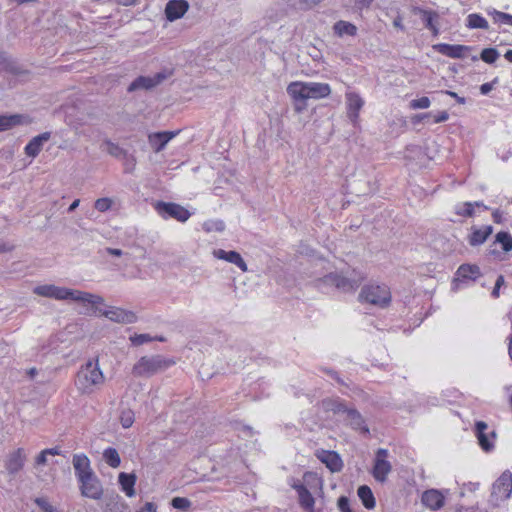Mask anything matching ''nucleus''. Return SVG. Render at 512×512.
<instances>
[{"label": "nucleus", "mask_w": 512, "mask_h": 512, "mask_svg": "<svg viewBox=\"0 0 512 512\" xmlns=\"http://www.w3.org/2000/svg\"><path fill=\"white\" fill-rule=\"evenodd\" d=\"M433 49L452 59H464L468 57L473 48L462 44L438 43L433 45Z\"/></svg>", "instance_id": "0eeeda50"}, {"label": "nucleus", "mask_w": 512, "mask_h": 512, "mask_svg": "<svg viewBox=\"0 0 512 512\" xmlns=\"http://www.w3.org/2000/svg\"><path fill=\"white\" fill-rule=\"evenodd\" d=\"M188 9L189 4L186 0H170L165 7V16L172 22L184 16Z\"/></svg>", "instance_id": "f3484780"}, {"label": "nucleus", "mask_w": 512, "mask_h": 512, "mask_svg": "<svg viewBox=\"0 0 512 512\" xmlns=\"http://www.w3.org/2000/svg\"><path fill=\"white\" fill-rule=\"evenodd\" d=\"M310 99H322L331 93L330 85L327 83L308 82Z\"/></svg>", "instance_id": "c85d7f7f"}, {"label": "nucleus", "mask_w": 512, "mask_h": 512, "mask_svg": "<svg viewBox=\"0 0 512 512\" xmlns=\"http://www.w3.org/2000/svg\"><path fill=\"white\" fill-rule=\"evenodd\" d=\"M499 56L498 50L493 47L484 48L480 53V59L486 64H494Z\"/></svg>", "instance_id": "4c0bfd02"}, {"label": "nucleus", "mask_w": 512, "mask_h": 512, "mask_svg": "<svg viewBox=\"0 0 512 512\" xmlns=\"http://www.w3.org/2000/svg\"><path fill=\"white\" fill-rule=\"evenodd\" d=\"M287 93L295 102H305L310 99L308 82L294 81L287 86Z\"/></svg>", "instance_id": "dca6fc26"}, {"label": "nucleus", "mask_w": 512, "mask_h": 512, "mask_svg": "<svg viewBox=\"0 0 512 512\" xmlns=\"http://www.w3.org/2000/svg\"><path fill=\"white\" fill-rule=\"evenodd\" d=\"M495 243L500 244L505 253L512 251V236L506 231H500L495 235Z\"/></svg>", "instance_id": "f704fd0d"}, {"label": "nucleus", "mask_w": 512, "mask_h": 512, "mask_svg": "<svg viewBox=\"0 0 512 512\" xmlns=\"http://www.w3.org/2000/svg\"><path fill=\"white\" fill-rule=\"evenodd\" d=\"M95 209L99 212H105L112 206V200L110 198H99L95 201Z\"/></svg>", "instance_id": "49530a36"}, {"label": "nucleus", "mask_w": 512, "mask_h": 512, "mask_svg": "<svg viewBox=\"0 0 512 512\" xmlns=\"http://www.w3.org/2000/svg\"><path fill=\"white\" fill-rule=\"evenodd\" d=\"M492 15H493V20L495 23L512 26V15L511 14L501 12V11H494Z\"/></svg>", "instance_id": "a19ab883"}, {"label": "nucleus", "mask_w": 512, "mask_h": 512, "mask_svg": "<svg viewBox=\"0 0 512 512\" xmlns=\"http://www.w3.org/2000/svg\"><path fill=\"white\" fill-rule=\"evenodd\" d=\"M154 208L163 219L173 218L179 222H186L191 216L185 207L173 202L158 201Z\"/></svg>", "instance_id": "423d86ee"}, {"label": "nucleus", "mask_w": 512, "mask_h": 512, "mask_svg": "<svg viewBox=\"0 0 512 512\" xmlns=\"http://www.w3.org/2000/svg\"><path fill=\"white\" fill-rule=\"evenodd\" d=\"M35 504L42 509L43 512H54L55 508L44 497H38L34 500Z\"/></svg>", "instance_id": "de8ad7c7"}, {"label": "nucleus", "mask_w": 512, "mask_h": 512, "mask_svg": "<svg viewBox=\"0 0 512 512\" xmlns=\"http://www.w3.org/2000/svg\"><path fill=\"white\" fill-rule=\"evenodd\" d=\"M103 382L104 376L99 368L98 357L82 365L75 378V386L81 394L93 393Z\"/></svg>", "instance_id": "f257e3e1"}, {"label": "nucleus", "mask_w": 512, "mask_h": 512, "mask_svg": "<svg viewBox=\"0 0 512 512\" xmlns=\"http://www.w3.org/2000/svg\"><path fill=\"white\" fill-rule=\"evenodd\" d=\"M80 203L79 199H76L69 207L68 211H73Z\"/></svg>", "instance_id": "69168bd1"}, {"label": "nucleus", "mask_w": 512, "mask_h": 512, "mask_svg": "<svg viewBox=\"0 0 512 512\" xmlns=\"http://www.w3.org/2000/svg\"><path fill=\"white\" fill-rule=\"evenodd\" d=\"M475 207H483L484 209H488L487 206L483 204V202L475 201V202H463L455 206V214L461 217L470 218L475 214Z\"/></svg>", "instance_id": "bb28decb"}, {"label": "nucleus", "mask_w": 512, "mask_h": 512, "mask_svg": "<svg viewBox=\"0 0 512 512\" xmlns=\"http://www.w3.org/2000/svg\"><path fill=\"white\" fill-rule=\"evenodd\" d=\"M107 145H108V152L109 154H111L112 156H115V157H119L121 156L122 154H124V151L122 148H120L118 145L114 144V143H111V142H107Z\"/></svg>", "instance_id": "8fccbe9b"}, {"label": "nucleus", "mask_w": 512, "mask_h": 512, "mask_svg": "<svg viewBox=\"0 0 512 512\" xmlns=\"http://www.w3.org/2000/svg\"><path fill=\"white\" fill-rule=\"evenodd\" d=\"M53 299L56 300H73L76 302H81L83 304H91L92 306H97L99 304H103V298L97 295H93L88 292H83L79 290L58 287L55 286L54 293L52 295Z\"/></svg>", "instance_id": "39448f33"}, {"label": "nucleus", "mask_w": 512, "mask_h": 512, "mask_svg": "<svg viewBox=\"0 0 512 512\" xmlns=\"http://www.w3.org/2000/svg\"><path fill=\"white\" fill-rule=\"evenodd\" d=\"M318 458L332 472H338L343 467V462H342L339 454L335 451L323 450V451H321L320 454H318Z\"/></svg>", "instance_id": "4be33fe9"}, {"label": "nucleus", "mask_w": 512, "mask_h": 512, "mask_svg": "<svg viewBox=\"0 0 512 512\" xmlns=\"http://www.w3.org/2000/svg\"><path fill=\"white\" fill-rule=\"evenodd\" d=\"M120 422L124 428H129L134 422V413L130 409L123 410L120 415Z\"/></svg>", "instance_id": "79ce46f5"}, {"label": "nucleus", "mask_w": 512, "mask_h": 512, "mask_svg": "<svg viewBox=\"0 0 512 512\" xmlns=\"http://www.w3.org/2000/svg\"><path fill=\"white\" fill-rule=\"evenodd\" d=\"M20 115L0 116V131L11 129L17 124H20Z\"/></svg>", "instance_id": "58836bf2"}, {"label": "nucleus", "mask_w": 512, "mask_h": 512, "mask_svg": "<svg viewBox=\"0 0 512 512\" xmlns=\"http://www.w3.org/2000/svg\"><path fill=\"white\" fill-rule=\"evenodd\" d=\"M103 458H104L105 462L112 468L119 467V465L121 463L119 453L117 452V450L115 448L109 447L106 450H104Z\"/></svg>", "instance_id": "e433bc0d"}, {"label": "nucleus", "mask_w": 512, "mask_h": 512, "mask_svg": "<svg viewBox=\"0 0 512 512\" xmlns=\"http://www.w3.org/2000/svg\"><path fill=\"white\" fill-rule=\"evenodd\" d=\"M512 493V474L509 471L503 472L493 484L492 496L496 500H506Z\"/></svg>", "instance_id": "1a4fd4ad"}, {"label": "nucleus", "mask_w": 512, "mask_h": 512, "mask_svg": "<svg viewBox=\"0 0 512 512\" xmlns=\"http://www.w3.org/2000/svg\"><path fill=\"white\" fill-rule=\"evenodd\" d=\"M497 78H495L492 82L484 83L480 86V92L483 95H487L494 87V84L497 82Z\"/></svg>", "instance_id": "3c124183"}, {"label": "nucleus", "mask_w": 512, "mask_h": 512, "mask_svg": "<svg viewBox=\"0 0 512 512\" xmlns=\"http://www.w3.org/2000/svg\"><path fill=\"white\" fill-rule=\"evenodd\" d=\"M94 312H98L99 315L105 316L111 321L118 323H134L137 320V316L134 312L118 307H110L107 310H101L95 307Z\"/></svg>", "instance_id": "6e6552de"}, {"label": "nucleus", "mask_w": 512, "mask_h": 512, "mask_svg": "<svg viewBox=\"0 0 512 512\" xmlns=\"http://www.w3.org/2000/svg\"><path fill=\"white\" fill-rule=\"evenodd\" d=\"M171 505L175 509L187 510L191 506V502L189 499L184 497H175L172 499Z\"/></svg>", "instance_id": "a18cd8bd"}, {"label": "nucleus", "mask_w": 512, "mask_h": 512, "mask_svg": "<svg viewBox=\"0 0 512 512\" xmlns=\"http://www.w3.org/2000/svg\"><path fill=\"white\" fill-rule=\"evenodd\" d=\"M107 252L113 256H121L122 250L116 248H107Z\"/></svg>", "instance_id": "13d9d810"}, {"label": "nucleus", "mask_w": 512, "mask_h": 512, "mask_svg": "<svg viewBox=\"0 0 512 512\" xmlns=\"http://www.w3.org/2000/svg\"><path fill=\"white\" fill-rule=\"evenodd\" d=\"M175 360L163 354H146L134 365L133 373L138 376L150 375L173 365Z\"/></svg>", "instance_id": "f03ea898"}, {"label": "nucleus", "mask_w": 512, "mask_h": 512, "mask_svg": "<svg viewBox=\"0 0 512 512\" xmlns=\"http://www.w3.org/2000/svg\"><path fill=\"white\" fill-rule=\"evenodd\" d=\"M358 497L360 498L363 506L366 509L375 508L376 501L372 490L367 485H362L357 490Z\"/></svg>", "instance_id": "c756f323"}, {"label": "nucleus", "mask_w": 512, "mask_h": 512, "mask_svg": "<svg viewBox=\"0 0 512 512\" xmlns=\"http://www.w3.org/2000/svg\"><path fill=\"white\" fill-rule=\"evenodd\" d=\"M12 249L11 246H8L4 243H0V253H3V252H6V251H10Z\"/></svg>", "instance_id": "0e129e2a"}, {"label": "nucleus", "mask_w": 512, "mask_h": 512, "mask_svg": "<svg viewBox=\"0 0 512 512\" xmlns=\"http://www.w3.org/2000/svg\"><path fill=\"white\" fill-rule=\"evenodd\" d=\"M54 290L55 285H40L34 288V293L39 296L52 298Z\"/></svg>", "instance_id": "37998d69"}, {"label": "nucleus", "mask_w": 512, "mask_h": 512, "mask_svg": "<svg viewBox=\"0 0 512 512\" xmlns=\"http://www.w3.org/2000/svg\"><path fill=\"white\" fill-rule=\"evenodd\" d=\"M166 78L162 73L156 74L154 77L139 76L128 87V91L132 92L138 89H150L161 83Z\"/></svg>", "instance_id": "a211bd4d"}, {"label": "nucleus", "mask_w": 512, "mask_h": 512, "mask_svg": "<svg viewBox=\"0 0 512 512\" xmlns=\"http://www.w3.org/2000/svg\"><path fill=\"white\" fill-rule=\"evenodd\" d=\"M359 298L362 302L386 307L391 302V293L386 285H367L362 288Z\"/></svg>", "instance_id": "7ed1b4c3"}, {"label": "nucleus", "mask_w": 512, "mask_h": 512, "mask_svg": "<svg viewBox=\"0 0 512 512\" xmlns=\"http://www.w3.org/2000/svg\"><path fill=\"white\" fill-rule=\"evenodd\" d=\"M45 450V453H47L48 455H60V450L55 447V448H48V449H44Z\"/></svg>", "instance_id": "052dcab7"}, {"label": "nucleus", "mask_w": 512, "mask_h": 512, "mask_svg": "<svg viewBox=\"0 0 512 512\" xmlns=\"http://www.w3.org/2000/svg\"><path fill=\"white\" fill-rule=\"evenodd\" d=\"M449 119V114L446 111H440L434 115V123L445 122Z\"/></svg>", "instance_id": "603ef678"}, {"label": "nucleus", "mask_w": 512, "mask_h": 512, "mask_svg": "<svg viewBox=\"0 0 512 512\" xmlns=\"http://www.w3.org/2000/svg\"><path fill=\"white\" fill-rule=\"evenodd\" d=\"M153 340L164 341L165 339L163 337H151L149 334H135L130 337V341L135 346H139Z\"/></svg>", "instance_id": "ea45409f"}, {"label": "nucleus", "mask_w": 512, "mask_h": 512, "mask_svg": "<svg viewBox=\"0 0 512 512\" xmlns=\"http://www.w3.org/2000/svg\"><path fill=\"white\" fill-rule=\"evenodd\" d=\"M430 99L426 96H423L418 99H414L410 102L411 109H427L430 107Z\"/></svg>", "instance_id": "c03bdc74"}, {"label": "nucleus", "mask_w": 512, "mask_h": 512, "mask_svg": "<svg viewBox=\"0 0 512 512\" xmlns=\"http://www.w3.org/2000/svg\"><path fill=\"white\" fill-rule=\"evenodd\" d=\"M346 105H347V115L349 119L356 124L359 119L360 111L364 106V100L361 96L356 92H346Z\"/></svg>", "instance_id": "ddd939ff"}, {"label": "nucleus", "mask_w": 512, "mask_h": 512, "mask_svg": "<svg viewBox=\"0 0 512 512\" xmlns=\"http://www.w3.org/2000/svg\"><path fill=\"white\" fill-rule=\"evenodd\" d=\"M27 374L29 375L30 378H33L36 374H37V370L36 368H30L28 371H27Z\"/></svg>", "instance_id": "338daca9"}, {"label": "nucleus", "mask_w": 512, "mask_h": 512, "mask_svg": "<svg viewBox=\"0 0 512 512\" xmlns=\"http://www.w3.org/2000/svg\"><path fill=\"white\" fill-rule=\"evenodd\" d=\"M333 30L339 37H343L344 35L355 36L357 34V27L344 20L337 21L333 26Z\"/></svg>", "instance_id": "473e14b6"}, {"label": "nucleus", "mask_w": 512, "mask_h": 512, "mask_svg": "<svg viewBox=\"0 0 512 512\" xmlns=\"http://www.w3.org/2000/svg\"><path fill=\"white\" fill-rule=\"evenodd\" d=\"M9 67L10 63L8 62V60L2 54H0V71L8 70Z\"/></svg>", "instance_id": "6e6d98bb"}, {"label": "nucleus", "mask_w": 512, "mask_h": 512, "mask_svg": "<svg viewBox=\"0 0 512 512\" xmlns=\"http://www.w3.org/2000/svg\"><path fill=\"white\" fill-rule=\"evenodd\" d=\"M214 256L218 259L225 260L227 262L235 264L239 267L243 272L247 271V265L241 255L236 251H225L223 249H218L213 252Z\"/></svg>", "instance_id": "b1692460"}, {"label": "nucleus", "mask_w": 512, "mask_h": 512, "mask_svg": "<svg viewBox=\"0 0 512 512\" xmlns=\"http://www.w3.org/2000/svg\"><path fill=\"white\" fill-rule=\"evenodd\" d=\"M508 352H512V334L509 337Z\"/></svg>", "instance_id": "774afa93"}, {"label": "nucleus", "mask_w": 512, "mask_h": 512, "mask_svg": "<svg viewBox=\"0 0 512 512\" xmlns=\"http://www.w3.org/2000/svg\"><path fill=\"white\" fill-rule=\"evenodd\" d=\"M79 482L81 483L80 490L83 496L95 500H98L102 497L103 488L94 473L79 480Z\"/></svg>", "instance_id": "9d476101"}, {"label": "nucleus", "mask_w": 512, "mask_h": 512, "mask_svg": "<svg viewBox=\"0 0 512 512\" xmlns=\"http://www.w3.org/2000/svg\"><path fill=\"white\" fill-rule=\"evenodd\" d=\"M50 138L49 132H44L34 137L25 147V153L30 157H36L42 150L43 142L48 141Z\"/></svg>", "instance_id": "393cba45"}, {"label": "nucleus", "mask_w": 512, "mask_h": 512, "mask_svg": "<svg viewBox=\"0 0 512 512\" xmlns=\"http://www.w3.org/2000/svg\"><path fill=\"white\" fill-rule=\"evenodd\" d=\"M504 58L507 62L512 63V49H509L505 52Z\"/></svg>", "instance_id": "e2e57ef3"}, {"label": "nucleus", "mask_w": 512, "mask_h": 512, "mask_svg": "<svg viewBox=\"0 0 512 512\" xmlns=\"http://www.w3.org/2000/svg\"><path fill=\"white\" fill-rule=\"evenodd\" d=\"M177 134H178V132H169V131L156 132V133L149 134L148 139H149V143L152 146V148L156 152H159Z\"/></svg>", "instance_id": "5701e85b"}, {"label": "nucleus", "mask_w": 512, "mask_h": 512, "mask_svg": "<svg viewBox=\"0 0 512 512\" xmlns=\"http://www.w3.org/2000/svg\"><path fill=\"white\" fill-rule=\"evenodd\" d=\"M466 26L469 29H488V21L478 13H472L467 16Z\"/></svg>", "instance_id": "72a5a7b5"}, {"label": "nucleus", "mask_w": 512, "mask_h": 512, "mask_svg": "<svg viewBox=\"0 0 512 512\" xmlns=\"http://www.w3.org/2000/svg\"><path fill=\"white\" fill-rule=\"evenodd\" d=\"M347 417L350 421V424L355 429H364L365 432H368V428L364 427V420L360 413L355 409H347Z\"/></svg>", "instance_id": "c9c22d12"}, {"label": "nucleus", "mask_w": 512, "mask_h": 512, "mask_svg": "<svg viewBox=\"0 0 512 512\" xmlns=\"http://www.w3.org/2000/svg\"><path fill=\"white\" fill-rule=\"evenodd\" d=\"M142 510L144 512L145 511H154L155 512L156 511V506L152 502H147Z\"/></svg>", "instance_id": "bf43d9fd"}, {"label": "nucleus", "mask_w": 512, "mask_h": 512, "mask_svg": "<svg viewBox=\"0 0 512 512\" xmlns=\"http://www.w3.org/2000/svg\"><path fill=\"white\" fill-rule=\"evenodd\" d=\"M356 1V4L360 7V8H367L369 7L372 2L374 0H355Z\"/></svg>", "instance_id": "4d7b16f0"}, {"label": "nucleus", "mask_w": 512, "mask_h": 512, "mask_svg": "<svg viewBox=\"0 0 512 512\" xmlns=\"http://www.w3.org/2000/svg\"><path fill=\"white\" fill-rule=\"evenodd\" d=\"M480 275V268L475 264H462L456 271L457 278L463 280H475Z\"/></svg>", "instance_id": "cd10ccee"}, {"label": "nucleus", "mask_w": 512, "mask_h": 512, "mask_svg": "<svg viewBox=\"0 0 512 512\" xmlns=\"http://www.w3.org/2000/svg\"><path fill=\"white\" fill-rule=\"evenodd\" d=\"M492 217H493V220H494L495 223H500L501 222V213L499 212V210H495L492 213Z\"/></svg>", "instance_id": "680f3d73"}, {"label": "nucleus", "mask_w": 512, "mask_h": 512, "mask_svg": "<svg viewBox=\"0 0 512 512\" xmlns=\"http://www.w3.org/2000/svg\"><path fill=\"white\" fill-rule=\"evenodd\" d=\"M337 504L340 512H353L350 508L349 499L346 496H341L338 499Z\"/></svg>", "instance_id": "09e8293b"}, {"label": "nucleus", "mask_w": 512, "mask_h": 512, "mask_svg": "<svg viewBox=\"0 0 512 512\" xmlns=\"http://www.w3.org/2000/svg\"><path fill=\"white\" fill-rule=\"evenodd\" d=\"M493 233V227L491 225L472 226L470 233L467 237V241L470 246H480L486 242V240Z\"/></svg>", "instance_id": "4468645a"}, {"label": "nucleus", "mask_w": 512, "mask_h": 512, "mask_svg": "<svg viewBox=\"0 0 512 512\" xmlns=\"http://www.w3.org/2000/svg\"><path fill=\"white\" fill-rule=\"evenodd\" d=\"M72 462L79 480L94 473L90 466V460L85 454H75Z\"/></svg>", "instance_id": "412c9836"}, {"label": "nucleus", "mask_w": 512, "mask_h": 512, "mask_svg": "<svg viewBox=\"0 0 512 512\" xmlns=\"http://www.w3.org/2000/svg\"><path fill=\"white\" fill-rule=\"evenodd\" d=\"M387 456L386 449H378L373 467V476L379 482H384L392 469L391 464L386 460Z\"/></svg>", "instance_id": "9b49d317"}, {"label": "nucleus", "mask_w": 512, "mask_h": 512, "mask_svg": "<svg viewBox=\"0 0 512 512\" xmlns=\"http://www.w3.org/2000/svg\"><path fill=\"white\" fill-rule=\"evenodd\" d=\"M291 486L297 491L301 507L308 512H312L314 509L315 499L309 490L299 481H294Z\"/></svg>", "instance_id": "aec40b11"}, {"label": "nucleus", "mask_w": 512, "mask_h": 512, "mask_svg": "<svg viewBox=\"0 0 512 512\" xmlns=\"http://www.w3.org/2000/svg\"><path fill=\"white\" fill-rule=\"evenodd\" d=\"M25 460L26 455L22 448H18L14 452L10 453L5 464L8 473L14 475L19 472L23 468Z\"/></svg>", "instance_id": "6ab92c4d"}, {"label": "nucleus", "mask_w": 512, "mask_h": 512, "mask_svg": "<svg viewBox=\"0 0 512 512\" xmlns=\"http://www.w3.org/2000/svg\"><path fill=\"white\" fill-rule=\"evenodd\" d=\"M487 428L488 425L484 421H477L475 424V430L479 441V445L486 452L491 451L494 447L493 441H490L488 439L487 434L485 433Z\"/></svg>", "instance_id": "a878e982"}, {"label": "nucleus", "mask_w": 512, "mask_h": 512, "mask_svg": "<svg viewBox=\"0 0 512 512\" xmlns=\"http://www.w3.org/2000/svg\"><path fill=\"white\" fill-rule=\"evenodd\" d=\"M47 453H45V450L41 451L40 454L36 457V464L37 465H45L47 463Z\"/></svg>", "instance_id": "864d4df0"}, {"label": "nucleus", "mask_w": 512, "mask_h": 512, "mask_svg": "<svg viewBox=\"0 0 512 512\" xmlns=\"http://www.w3.org/2000/svg\"><path fill=\"white\" fill-rule=\"evenodd\" d=\"M503 282H504L503 276H499L497 281H496V283H495L494 290L492 292V295L494 297H498L499 296V292L498 291H499V288L501 287V285L503 284Z\"/></svg>", "instance_id": "5fc2aeb1"}, {"label": "nucleus", "mask_w": 512, "mask_h": 512, "mask_svg": "<svg viewBox=\"0 0 512 512\" xmlns=\"http://www.w3.org/2000/svg\"><path fill=\"white\" fill-rule=\"evenodd\" d=\"M421 502L425 507L437 511L445 505V496L437 489H429L423 492Z\"/></svg>", "instance_id": "2eb2a0df"}, {"label": "nucleus", "mask_w": 512, "mask_h": 512, "mask_svg": "<svg viewBox=\"0 0 512 512\" xmlns=\"http://www.w3.org/2000/svg\"><path fill=\"white\" fill-rule=\"evenodd\" d=\"M414 13L418 14L423 21L425 27L431 31L433 36H438L439 30V19L440 15L437 11L432 9H425L417 7L414 9Z\"/></svg>", "instance_id": "f8f14e48"}, {"label": "nucleus", "mask_w": 512, "mask_h": 512, "mask_svg": "<svg viewBox=\"0 0 512 512\" xmlns=\"http://www.w3.org/2000/svg\"><path fill=\"white\" fill-rule=\"evenodd\" d=\"M119 483L126 495L132 497L135 495L134 485L136 483V476L134 474H127L121 472L119 474Z\"/></svg>", "instance_id": "7c9ffc66"}, {"label": "nucleus", "mask_w": 512, "mask_h": 512, "mask_svg": "<svg viewBox=\"0 0 512 512\" xmlns=\"http://www.w3.org/2000/svg\"><path fill=\"white\" fill-rule=\"evenodd\" d=\"M363 280L364 277L360 275L353 278H346L337 273H330L322 278L317 279L315 286L320 288L322 284L332 285L339 290L350 292L355 291Z\"/></svg>", "instance_id": "20e7f679"}, {"label": "nucleus", "mask_w": 512, "mask_h": 512, "mask_svg": "<svg viewBox=\"0 0 512 512\" xmlns=\"http://www.w3.org/2000/svg\"><path fill=\"white\" fill-rule=\"evenodd\" d=\"M321 407L325 412H331L333 415L346 413L347 407L344 403L335 399H325L321 402Z\"/></svg>", "instance_id": "2f4dec72"}]
</instances>
